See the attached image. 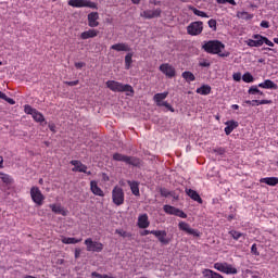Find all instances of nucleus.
Listing matches in <instances>:
<instances>
[{"label":"nucleus","instance_id":"f257e3e1","mask_svg":"<svg viewBox=\"0 0 278 278\" xmlns=\"http://www.w3.org/2000/svg\"><path fill=\"white\" fill-rule=\"evenodd\" d=\"M202 49L206 51V53H212L213 55H219V58H229L230 53L225 51V43L218 40H210L206 41Z\"/></svg>","mask_w":278,"mask_h":278},{"label":"nucleus","instance_id":"f03ea898","mask_svg":"<svg viewBox=\"0 0 278 278\" xmlns=\"http://www.w3.org/2000/svg\"><path fill=\"white\" fill-rule=\"evenodd\" d=\"M106 88L112 92H126L127 97H134V87L131 85H124L116 80H108Z\"/></svg>","mask_w":278,"mask_h":278},{"label":"nucleus","instance_id":"7ed1b4c3","mask_svg":"<svg viewBox=\"0 0 278 278\" xmlns=\"http://www.w3.org/2000/svg\"><path fill=\"white\" fill-rule=\"evenodd\" d=\"M252 38L253 39L245 40V45H248V47H262L263 45H267V47H275L273 41L260 34L253 35Z\"/></svg>","mask_w":278,"mask_h":278},{"label":"nucleus","instance_id":"20e7f679","mask_svg":"<svg viewBox=\"0 0 278 278\" xmlns=\"http://www.w3.org/2000/svg\"><path fill=\"white\" fill-rule=\"evenodd\" d=\"M213 268L218 273H224V275H238V269L227 262L214 263Z\"/></svg>","mask_w":278,"mask_h":278},{"label":"nucleus","instance_id":"39448f33","mask_svg":"<svg viewBox=\"0 0 278 278\" xmlns=\"http://www.w3.org/2000/svg\"><path fill=\"white\" fill-rule=\"evenodd\" d=\"M112 201L114 205L119 207V205H123L125 203V191L119 187L115 186L112 190Z\"/></svg>","mask_w":278,"mask_h":278},{"label":"nucleus","instance_id":"423d86ee","mask_svg":"<svg viewBox=\"0 0 278 278\" xmlns=\"http://www.w3.org/2000/svg\"><path fill=\"white\" fill-rule=\"evenodd\" d=\"M85 245L87 251L91 252V253H101V251H103L104 245L103 243L99 242V241H94L92 240V238H87L85 240Z\"/></svg>","mask_w":278,"mask_h":278},{"label":"nucleus","instance_id":"0eeeda50","mask_svg":"<svg viewBox=\"0 0 278 278\" xmlns=\"http://www.w3.org/2000/svg\"><path fill=\"white\" fill-rule=\"evenodd\" d=\"M30 198L38 206L45 203V194H42V191L37 186L30 188Z\"/></svg>","mask_w":278,"mask_h":278},{"label":"nucleus","instance_id":"6e6552de","mask_svg":"<svg viewBox=\"0 0 278 278\" xmlns=\"http://www.w3.org/2000/svg\"><path fill=\"white\" fill-rule=\"evenodd\" d=\"M187 34L189 36H201L203 34V22H192L187 26Z\"/></svg>","mask_w":278,"mask_h":278},{"label":"nucleus","instance_id":"1a4fd4ad","mask_svg":"<svg viewBox=\"0 0 278 278\" xmlns=\"http://www.w3.org/2000/svg\"><path fill=\"white\" fill-rule=\"evenodd\" d=\"M67 3L71 8H90L91 10H97V3L90 0H70Z\"/></svg>","mask_w":278,"mask_h":278},{"label":"nucleus","instance_id":"9d476101","mask_svg":"<svg viewBox=\"0 0 278 278\" xmlns=\"http://www.w3.org/2000/svg\"><path fill=\"white\" fill-rule=\"evenodd\" d=\"M159 71H161V73H163V75L168 77L169 79H173V77L177 75L175 66L170 65L169 63L161 64Z\"/></svg>","mask_w":278,"mask_h":278},{"label":"nucleus","instance_id":"9b49d317","mask_svg":"<svg viewBox=\"0 0 278 278\" xmlns=\"http://www.w3.org/2000/svg\"><path fill=\"white\" fill-rule=\"evenodd\" d=\"M163 210H164L165 214H169L170 216H178V218H188V215L186 213H184V211H181L175 206L164 205Z\"/></svg>","mask_w":278,"mask_h":278},{"label":"nucleus","instance_id":"f8f14e48","mask_svg":"<svg viewBox=\"0 0 278 278\" xmlns=\"http://www.w3.org/2000/svg\"><path fill=\"white\" fill-rule=\"evenodd\" d=\"M178 229L180 231H185V233H188V236H194L195 238H199V236H201V232H199V230L191 228L190 224L186 222H180L178 224Z\"/></svg>","mask_w":278,"mask_h":278},{"label":"nucleus","instance_id":"ddd939ff","mask_svg":"<svg viewBox=\"0 0 278 278\" xmlns=\"http://www.w3.org/2000/svg\"><path fill=\"white\" fill-rule=\"evenodd\" d=\"M178 229L180 231H185V233H188V236H194L195 238H199V236H201V232H199V230L191 228L190 224L186 222H180L178 224Z\"/></svg>","mask_w":278,"mask_h":278},{"label":"nucleus","instance_id":"4468645a","mask_svg":"<svg viewBox=\"0 0 278 278\" xmlns=\"http://www.w3.org/2000/svg\"><path fill=\"white\" fill-rule=\"evenodd\" d=\"M151 235L157 238L161 244H170V238H167L166 230H151Z\"/></svg>","mask_w":278,"mask_h":278},{"label":"nucleus","instance_id":"2eb2a0df","mask_svg":"<svg viewBox=\"0 0 278 278\" xmlns=\"http://www.w3.org/2000/svg\"><path fill=\"white\" fill-rule=\"evenodd\" d=\"M162 14V9L147 10L141 13L143 18H157Z\"/></svg>","mask_w":278,"mask_h":278},{"label":"nucleus","instance_id":"dca6fc26","mask_svg":"<svg viewBox=\"0 0 278 278\" xmlns=\"http://www.w3.org/2000/svg\"><path fill=\"white\" fill-rule=\"evenodd\" d=\"M72 166H74V168H72L73 173H86V170H88V166H86L84 163H81L80 161H71Z\"/></svg>","mask_w":278,"mask_h":278},{"label":"nucleus","instance_id":"f3484780","mask_svg":"<svg viewBox=\"0 0 278 278\" xmlns=\"http://www.w3.org/2000/svg\"><path fill=\"white\" fill-rule=\"evenodd\" d=\"M90 190L96 197H105V193L96 180L90 181Z\"/></svg>","mask_w":278,"mask_h":278},{"label":"nucleus","instance_id":"a211bd4d","mask_svg":"<svg viewBox=\"0 0 278 278\" xmlns=\"http://www.w3.org/2000/svg\"><path fill=\"white\" fill-rule=\"evenodd\" d=\"M139 229H147L151 223L149 222V215L147 214H141L138 217V223H137Z\"/></svg>","mask_w":278,"mask_h":278},{"label":"nucleus","instance_id":"6ab92c4d","mask_svg":"<svg viewBox=\"0 0 278 278\" xmlns=\"http://www.w3.org/2000/svg\"><path fill=\"white\" fill-rule=\"evenodd\" d=\"M50 210L54 214H61V216H68V211L62 206V204H50Z\"/></svg>","mask_w":278,"mask_h":278},{"label":"nucleus","instance_id":"aec40b11","mask_svg":"<svg viewBox=\"0 0 278 278\" xmlns=\"http://www.w3.org/2000/svg\"><path fill=\"white\" fill-rule=\"evenodd\" d=\"M98 36H99V30L94 28L85 30L80 34L81 40H88L89 38H97Z\"/></svg>","mask_w":278,"mask_h":278},{"label":"nucleus","instance_id":"412c9836","mask_svg":"<svg viewBox=\"0 0 278 278\" xmlns=\"http://www.w3.org/2000/svg\"><path fill=\"white\" fill-rule=\"evenodd\" d=\"M88 25L89 27H99V13L91 12L88 14Z\"/></svg>","mask_w":278,"mask_h":278},{"label":"nucleus","instance_id":"4be33fe9","mask_svg":"<svg viewBox=\"0 0 278 278\" xmlns=\"http://www.w3.org/2000/svg\"><path fill=\"white\" fill-rule=\"evenodd\" d=\"M258 88H264L265 90H277V84L270 79H266L265 81L258 84Z\"/></svg>","mask_w":278,"mask_h":278},{"label":"nucleus","instance_id":"5701e85b","mask_svg":"<svg viewBox=\"0 0 278 278\" xmlns=\"http://www.w3.org/2000/svg\"><path fill=\"white\" fill-rule=\"evenodd\" d=\"M127 184H128L132 194L135 197H140V182L128 180Z\"/></svg>","mask_w":278,"mask_h":278},{"label":"nucleus","instance_id":"b1692460","mask_svg":"<svg viewBox=\"0 0 278 278\" xmlns=\"http://www.w3.org/2000/svg\"><path fill=\"white\" fill-rule=\"evenodd\" d=\"M225 125H226V127H225L224 131H225L226 136H229L233 131V129H237L238 122L228 121L225 123Z\"/></svg>","mask_w":278,"mask_h":278},{"label":"nucleus","instance_id":"393cba45","mask_svg":"<svg viewBox=\"0 0 278 278\" xmlns=\"http://www.w3.org/2000/svg\"><path fill=\"white\" fill-rule=\"evenodd\" d=\"M202 275L205 278H225L224 275L218 274L217 271H214L212 269H203Z\"/></svg>","mask_w":278,"mask_h":278},{"label":"nucleus","instance_id":"a878e982","mask_svg":"<svg viewBox=\"0 0 278 278\" xmlns=\"http://www.w3.org/2000/svg\"><path fill=\"white\" fill-rule=\"evenodd\" d=\"M166 97H168V92L167 91H165L163 93L154 94L153 99H154V101H155V103H156V105L159 108H162V103H163L162 101H164V99H166Z\"/></svg>","mask_w":278,"mask_h":278},{"label":"nucleus","instance_id":"bb28decb","mask_svg":"<svg viewBox=\"0 0 278 278\" xmlns=\"http://www.w3.org/2000/svg\"><path fill=\"white\" fill-rule=\"evenodd\" d=\"M111 49H113V51H131L129 45L123 42L111 46Z\"/></svg>","mask_w":278,"mask_h":278},{"label":"nucleus","instance_id":"cd10ccee","mask_svg":"<svg viewBox=\"0 0 278 278\" xmlns=\"http://www.w3.org/2000/svg\"><path fill=\"white\" fill-rule=\"evenodd\" d=\"M61 242L63 244H79L81 242V238H73V237H61Z\"/></svg>","mask_w":278,"mask_h":278},{"label":"nucleus","instance_id":"c85d7f7f","mask_svg":"<svg viewBox=\"0 0 278 278\" xmlns=\"http://www.w3.org/2000/svg\"><path fill=\"white\" fill-rule=\"evenodd\" d=\"M261 184H266L267 186H277L278 185V177H266L260 179Z\"/></svg>","mask_w":278,"mask_h":278},{"label":"nucleus","instance_id":"c756f323","mask_svg":"<svg viewBox=\"0 0 278 278\" xmlns=\"http://www.w3.org/2000/svg\"><path fill=\"white\" fill-rule=\"evenodd\" d=\"M195 92L205 97L212 92V87L210 85H202Z\"/></svg>","mask_w":278,"mask_h":278},{"label":"nucleus","instance_id":"7c9ffc66","mask_svg":"<svg viewBox=\"0 0 278 278\" xmlns=\"http://www.w3.org/2000/svg\"><path fill=\"white\" fill-rule=\"evenodd\" d=\"M247 105H253V103H256V105H270L273 103V100H247Z\"/></svg>","mask_w":278,"mask_h":278},{"label":"nucleus","instance_id":"2f4dec72","mask_svg":"<svg viewBox=\"0 0 278 278\" xmlns=\"http://www.w3.org/2000/svg\"><path fill=\"white\" fill-rule=\"evenodd\" d=\"M187 194L193 201H197L198 203H203V199H201V195H199L197 191L189 189V190H187Z\"/></svg>","mask_w":278,"mask_h":278},{"label":"nucleus","instance_id":"473e14b6","mask_svg":"<svg viewBox=\"0 0 278 278\" xmlns=\"http://www.w3.org/2000/svg\"><path fill=\"white\" fill-rule=\"evenodd\" d=\"M188 8L189 10H191V12H193V14H195V16H200L201 18H210V15H207V13L194 8L193 5H189Z\"/></svg>","mask_w":278,"mask_h":278},{"label":"nucleus","instance_id":"72a5a7b5","mask_svg":"<svg viewBox=\"0 0 278 278\" xmlns=\"http://www.w3.org/2000/svg\"><path fill=\"white\" fill-rule=\"evenodd\" d=\"M237 18H241L242 21H251L253 18V14L247 11H238Z\"/></svg>","mask_w":278,"mask_h":278},{"label":"nucleus","instance_id":"f704fd0d","mask_svg":"<svg viewBox=\"0 0 278 278\" xmlns=\"http://www.w3.org/2000/svg\"><path fill=\"white\" fill-rule=\"evenodd\" d=\"M0 179L1 181H3V184H5L7 186H11V184H14V179L12 178V176L8 175V174H0Z\"/></svg>","mask_w":278,"mask_h":278},{"label":"nucleus","instance_id":"c9c22d12","mask_svg":"<svg viewBox=\"0 0 278 278\" xmlns=\"http://www.w3.org/2000/svg\"><path fill=\"white\" fill-rule=\"evenodd\" d=\"M134 53H127L125 56V68L129 71L131 68V64H134Z\"/></svg>","mask_w":278,"mask_h":278},{"label":"nucleus","instance_id":"e433bc0d","mask_svg":"<svg viewBox=\"0 0 278 278\" xmlns=\"http://www.w3.org/2000/svg\"><path fill=\"white\" fill-rule=\"evenodd\" d=\"M31 117L36 123H45V115H42V113H40L38 110L34 112Z\"/></svg>","mask_w":278,"mask_h":278},{"label":"nucleus","instance_id":"4c0bfd02","mask_svg":"<svg viewBox=\"0 0 278 278\" xmlns=\"http://www.w3.org/2000/svg\"><path fill=\"white\" fill-rule=\"evenodd\" d=\"M126 164H129L130 166H140V159L127 156Z\"/></svg>","mask_w":278,"mask_h":278},{"label":"nucleus","instance_id":"58836bf2","mask_svg":"<svg viewBox=\"0 0 278 278\" xmlns=\"http://www.w3.org/2000/svg\"><path fill=\"white\" fill-rule=\"evenodd\" d=\"M242 80L245 84H253L255 81V78H253V75H251V73L247 72V73L243 74Z\"/></svg>","mask_w":278,"mask_h":278},{"label":"nucleus","instance_id":"ea45409f","mask_svg":"<svg viewBox=\"0 0 278 278\" xmlns=\"http://www.w3.org/2000/svg\"><path fill=\"white\" fill-rule=\"evenodd\" d=\"M182 77L186 79V81L190 83V81H194V79H197V77H194V74H192V72H184L182 73Z\"/></svg>","mask_w":278,"mask_h":278},{"label":"nucleus","instance_id":"a19ab883","mask_svg":"<svg viewBox=\"0 0 278 278\" xmlns=\"http://www.w3.org/2000/svg\"><path fill=\"white\" fill-rule=\"evenodd\" d=\"M113 160H115V162H125V164H127V155H123L121 153H115L113 155Z\"/></svg>","mask_w":278,"mask_h":278},{"label":"nucleus","instance_id":"79ce46f5","mask_svg":"<svg viewBox=\"0 0 278 278\" xmlns=\"http://www.w3.org/2000/svg\"><path fill=\"white\" fill-rule=\"evenodd\" d=\"M0 99H3V101H7V103H9L10 105H15V103H16V101H14V99L8 98V96L5 93H3L2 91H0Z\"/></svg>","mask_w":278,"mask_h":278},{"label":"nucleus","instance_id":"37998d69","mask_svg":"<svg viewBox=\"0 0 278 278\" xmlns=\"http://www.w3.org/2000/svg\"><path fill=\"white\" fill-rule=\"evenodd\" d=\"M229 236H231L233 240H239L242 238L243 233L238 230H230Z\"/></svg>","mask_w":278,"mask_h":278},{"label":"nucleus","instance_id":"c03bdc74","mask_svg":"<svg viewBox=\"0 0 278 278\" xmlns=\"http://www.w3.org/2000/svg\"><path fill=\"white\" fill-rule=\"evenodd\" d=\"M24 112L25 114H29L30 116H34V112H36V109L31 108V105L26 104L24 105Z\"/></svg>","mask_w":278,"mask_h":278},{"label":"nucleus","instance_id":"a18cd8bd","mask_svg":"<svg viewBox=\"0 0 278 278\" xmlns=\"http://www.w3.org/2000/svg\"><path fill=\"white\" fill-rule=\"evenodd\" d=\"M115 233H117L122 238H129V236H131L129 232H127V231H125L123 229H116Z\"/></svg>","mask_w":278,"mask_h":278},{"label":"nucleus","instance_id":"49530a36","mask_svg":"<svg viewBox=\"0 0 278 278\" xmlns=\"http://www.w3.org/2000/svg\"><path fill=\"white\" fill-rule=\"evenodd\" d=\"M257 92H260V89L257 88V86H252L248 90V94H257Z\"/></svg>","mask_w":278,"mask_h":278},{"label":"nucleus","instance_id":"de8ad7c7","mask_svg":"<svg viewBox=\"0 0 278 278\" xmlns=\"http://www.w3.org/2000/svg\"><path fill=\"white\" fill-rule=\"evenodd\" d=\"M161 108H166V110H168L169 112H175V109L173 108V105H170L166 101L161 104Z\"/></svg>","mask_w":278,"mask_h":278},{"label":"nucleus","instance_id":"09e8293b","mask_svg":"<svg viewBox=\"0 0 278 278\" xmlns=\"http://www.w3.org/2000/svg\"><path fill=\"white\" fill-rule=\"evenodd\" d=\"M219 4L229 3L230 5H237L236 0H216Z\"/></svg>","mask_w":278,"mask_h":278},{"label":"nucleus","instance_id":"8fccbe9b","mask_svg":"<svg viewBox=\"0 0 278 278\" xmlns=\"http://www.w3.org/2000/svg\"><path fill=\"white\" fill-rule=\"evenodd\" d=\"M207 23H208V27L213 29V31H216V20L212 18Z\"/></svg>","mask_w":278,"mask_h":278},{"label":"nucleus","instance_id":"3c124183","mask_svg":"<svg viewBox=\"0 0 278 278\" xmlns=\"http://www.w3.org/2000/svg\"><path fill=\"white\" fill-rule=\"evenodd\" d=\"M232 79L235 81H241L242 80V74L241 73H235L232 74Z\"/></svg>","mask_w":278,"mask_h":278},{"label":"nucleus","instance_id":"603ef678","mask_svg":"<svg viewBox=\"0 0 278 278\" xmlns=\"http://www.w3.org/2000/svg\"><path fill=\"white\" fill-rule=\"evenodd\" d=\"M251 253H253V255H260V252L257 251V244H253L251 247Z\"/></svg>","mask_w":278,"mask_h":278},{"label":"nucleus","instance_id":"864d4df0","mask_svg":"<svg viewBox=\"0 0 278 278\" xmlns=\"http://www.w3.org/2000/svg\"><path fill=\"white\" fill-rule=\"evenodd\" d=\"M261 27H264V29H268L270 27V24L267 21H262Z\"/></svg>","mask_w":278,"mask_h":278},{"label":"nucleus","instance_id":"5fc2aeb1","mask_svg":"<svg viewBox=\"0 0 278 278\" xmlns=\"http://www.w3.org/2000/svg\"><path fill=\"white\" fill-rule=\"evenodd\" d=\"M66 86H78L79 80H73V81H65Z\"/></svg>","mask_w":278,"mask_h":278},{"label":"nucleus","instance_id":"6e6d98bb","mask_svg":"<svg viewBox=\"0 0 278 278\" xmlns=\"http://www.w3.org/2000/svg\"><path fill=\"white\" fill-rule=\"evenodd\" d=\"M214 153H217L218 155H224L225 150L223 148H217L214 150Z\"/></svg>","mask_w":278,"mask_h":278},{"label":"nucleus","instance_id":"4d7b16f0","mask_svg":"<svg viewBox=\"0 0 278 278\" xmlns=\"http://www.w3.org/2000/svg\"><path fill=\"white\" fill-rule=\"evenodd\" d=\"M81 255V249H75V260H79Z\"/></svg>","mask_w":278,"mask_h":278},{"label":"nucleus","instance_id":"13d9d810","mask_svg":"<svg viewBox=\"0 0 278 278\" xmlns=\"http://www.w3.org/2000/svg\"><path fill=\"white\" fill-rule=\"evenodd\" d=\"M200 66H202L203 68H207V67H210V63H208V61H202V62H200Z\"/></svg>","mask_w":278,"mask_h":278},{"label":"nucleus","instance_id":"bf43d9fd","mask_svg":"<svg viewBox=\"0 0 278 278\" xmlns=\"http://www.w3.org/2000/svg\"><path fill=\"white\" fill-rule=\"evenodd\" d=\"M75 66H76L77 68H84V66H86V63H84V62H76V63H75Z\"/></svg>","mask_w":278,"mask_h":278},{"label":"nucleus","instance_id":"052dcab7","mask_svg":"<svg viewBox=\"0 0 278 278\" xmlns=\"http://www.w3.org/2000/svg\"><path fill=\"white\" fill-rule=\"evenodd\" d=\"M48 127H49V129H50V131H52L53 134H55V124H49L48 125Z\"/></svg>","mask_w":278,"mask_h":278},{"label":"nucleus","instance_id":"680f3d73","mask_svg":"<svg viewBox=\"0 0 278 278\" xmlns=\"http://www.w3.org/2000/svg\"><path fill=\"white\" fill-rule=\"evenodd\" d=\"M102 181H110V176H108V174L103 173L102 174Z\"/></svg>","mask_w":278,"mask_h":278},{"label":"nucleus","instance_id":"e2e57ef3","mask_svg":"<svg viewBox=\"0 0 278 278\" xmlns=\"http://www.w3.org/2000/svg\"><path fill=\"white\" fill-rule=\"evenodd\" d=\"M103 275L97 273V271H92L91 273V277H96V278H102Z\"/></svg>","mask_w":278,"mask_h":278},{"label":"nucleus","instance_id":"0e129e2a","mask_svg":"<svg viewBox=\"0 0 278 278\" xmlns=\"http://www.w3.org/2000/svg\"><path fill=\"white\" fill-rule=\"evenodd\" d=\"M149 233H151V230H144L143 232H141V236H149Z\"/></svg>","mask_w":278,"mask_h":278},{"label":"nucleus","instance_id":"69168bd1","mask_svg":"<svg viewBox=\"0 0 278 278\" xmlns=\"http://www.w3.org/2000/svg\"><path fill=\"white\" fill-rule=\"evenodd\" d=\"M231 108H232V110H240V105H238V104H232Z\"/></svg>","mask_w":278,"mask_h":278},{"label":"nucleus","instance_id":"338daca9","mask_svg":"<svg viewBox=\"0 0 278 278\" xmlns=\"http://www.w3.org/2000/svg\"><path fill=\"white\" fill-rule=\"evenodd\" d=\"M141 0H131V3H134L135 5H139Z\"/></svg>","mask_w":278,"mask_h":278},{"label":"nucleus","instance_id":"774afa93","mask_svg":"<svg viewBox=\"0 0 278 278\" xmlns=\"http://www.w3.org/2000/svg\"><path fill=\"white\" fill-rule=\"evenodd\" d=\"M0 168H3V156H0Z\"/></svg>","mask_w":278,"mask_h":278}]
</instances>
